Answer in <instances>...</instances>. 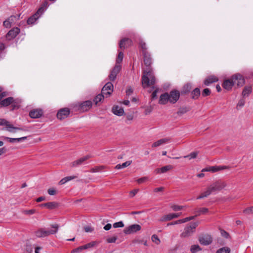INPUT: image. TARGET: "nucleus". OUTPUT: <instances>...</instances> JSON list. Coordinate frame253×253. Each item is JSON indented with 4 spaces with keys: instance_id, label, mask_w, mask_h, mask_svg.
Instances as JSON below:
<instances>
[{
    "instance_id": "nucleus-27",
    "label": "nucleus",
    "mask_w": 253,
    "mask_h": 253,
    "mask_svg": "<svg viewBox=\"0 0 253 253\" xmlns=\"http://www.w3.org/2000/svg\"><path fill=\"white\" fill-rule=\"evenodd\" d=\"M17 130L27 131H28V129L26 126L22 127H15L11 124L9 129H8V131L12 133H15Z\"/></svg>"
},
{
    "instance_id": "nucleus-16",
    "label": "nucleus",
    "mask_w": 253,
    "mask_h": 253,
    "mask_svg": "<svg viewBox=\"0 0 253 253\" xmlns=\"http://www.w3.org/2000/svg\"><path fill=\"white\" fill-rule=\"evenodd\" d=\"M226 168V167L225 166H212L203 169L202 171H211L214 172L220 170L225 169Z\"/></svg>"
},
{
    "instance_id": "nucleus-20",
    "label": "nucleus",
    "mask_w": 253,
    "mask_h": 253,
    "mask_svg": "<svg viewBox=\"0 0 253 253\" xmlns=\"http://www.w3.org/2000/svg\"><path fill=\"white\" fill-rule=\"evenodd\" d=\"M169 142V139L168 138H165L161 139L156 142L153 143L152 145V147H156L160 146L162 145L167 144Z\"/></svg>"
},
{
    "instance_id": "nucleus-48",
    "label": "nucleus",
    "mask_w": 253,
    "mask_h": 253,
    "mask_svg": "<svg viewBox=\"0 0 253 253\" xmlns=\"http://www.w3.org/2000/svg\"><path fill=\"white\" fill-rule=\"evenodd\" d=\"M20 15L15 16V15H12L10 17H9L8 18V20H9L10 22H11V24L14 23L15 21H16L19 17Z\"/></svg>"
},
{
    "instance_id": "nucleus-38",
    "label": "nucleus",
    "mask_w": 253,
    "mask_h": 253,
    "mask_svg": "<svg viewBox=\"0 0 253 253\" xmlns=\"http://www.w3.org/2000/svg\"><path fill=\"white\" fill-rule=\"evenodd\" d=\"M198 154V152H193L189 155L184 156V158H188L189 159H195L196 158Z\"/></svg>"
},
{
    "instance_id": "nucleus-55",
    "label": "nucleus",
    "mask_w": 253,
    "mask_h": 253,
    "mask_svg": "<svg viewBox=\"0 0 253 253\" xmlns=\"http://www.w3.org/2000/svg\"><path fill=\"white\" fill-rule=\"evenodd\" d=\"M188 111V110L186 108H181L178 112L177 114L178 115H181Z\"/></svg>"
},
{
    "instance_id": "nucleus-47",
    "label": "nucleus",
    "mask_w": 253,
    "mask_h": 253,
    "mask_svg": "<svg viewBox=\"0 0 253 253\" xmlns=\"http://www.w3.org/2000/svg\"><path fill=\"white\" fill-rule=\"evenodd\" d=\"M95 245V242H92L83 246L84 250L93 247Z\"/></svg>"
},
{
    "instance_id": "nucleus-39",
    "label": "nucleus",
    "mask_w": 253,
    "mask_h": 253,
    "mask_svg": "<svg viewBox=\"0 0 253 253\" xmlns=\"http://www.w3.org/2000/svg\"><path fill=\"white\" fill-rule=\"evenodd\" d=\"M124 57V54L122 51L119 52L116 64H121Z\"/></svg>"
},
{
    "instance_id": "nucleus-56",
    "label": "nucleus",
    "mask_w": 253,
    "mask_h": 253,
    "mask_svg": "<svg viewBox=\"0 0 253 253\" xmlns=\"http://www.w3.org/2000/svg\"><path fill=\"white\" fill-rule=\"evenodd\" d=\"M117 238L116 237H113L107 239V242L109 243H115L117 240Z\"/></svg>"
},
{
    "instance_id": "nucleus-1",
    "label": "nucleus",
    "mask_w": 253,
    "mask_h": 253,
    "mask_svg": "<svg viewBox=\"0 0 253 253\" xmlns=\"http://www.w3.org/2000/svg\"><path fill=\"white\" fill-rule=\"evenodd\" d=\"M245 84V80L243 77L240 74H235L230 79L224 81L222 86L227 90L231 89L233 85L236 84L237 86H242Z\"/></svg>"
},
{
    "instance_id": "nucleus-17",
    "label": "nucleus",
    "mask_w": 253,
    "mask_h": 253,
    "mask_svg": "<svg viewBox=\"0 0 253 253\" xmlns=\"http://www.w3.org/2000/svg\"><path fill=\"white\" fill-rule=\"evenodd\" d=\"M58 206V204L55 202H48L46 203L42 204L40 205L41 207H45L49 210H53L56 208Z\"/></svg>"
},
{
    "instance_id": "nucleus-50",
    "label": "nucleus",
    "mask_w": 253,
    "mask_h": 253,
    "mask_svg": "<svg viewBox=\"0 0 253 253\" xmlns=\"http://www.w3.org/2000/svg\"><path fill=\"white\" fill-rule=\"evenodd\" d=\"M11 22H10L8 19L6 20H5L3 23V26L6 28H10L11 26Z\"/></svg>"
},
{
    "instance_id": "nucleus-43",
    "label": "nucleus",
    "mask_w": 253,
    "mask_h": 253,
    "mask_svg": "<svg viewBox=\"0 0 253 253\" xmlns=\"http://www.w3.org/2000/svg\"><path fill=\"white\" fill-rule=\"evenodd\" d=\"M36 212V210L34 209H31L30 210H24L22 213L24 214L32 215Z\"/></svg>"
},
{
    "instance_id": "nucleus-12",
    "label": "nucleus",
    "mask_w": 253,
    "mask_h": 253,
    "mask_svg": "<svg viewBox=\"0 0 253 253\" xmlns=\"http://www.w3.org/2000/svg\"><path fill=\"white\" fill-rule=\"evenodd\" d=\"M70 114V110L68 108L61 109L57 113V118L60 120L67 118Z\"/></svg>"
},
{
    "instance_id": "nucleus-57",
    "label": "nucleus",
    "mask_w": 253,
    "mask_h": 253,
    "mask_svg": "<svg viewBox=\"0 0 253 253\" xmlns=\"http://www.w3.org/2000/svg\"><path fill=\"white\" fill-rule=\"evenodd\" d=\"M157 92H158V89H155L152 93V95H151V99L152 100H154L155 99H156L157 98Z\"/></svg>"
},
{
    "instance_id": "nucleus-45",
    "label": "nucleus",
    "mask_w": 253,
    "mask_h": 253,
    "mask_svg": "<svg viewBox=\"0 0 253 253\" xmlns=\"http://www.w3.org/2000/svg\"><path fill=\"white\" fill-rule=\"evenodd\" d=\"M243 212L245 214H250L253 213V206L248 208L243 211Z\"/></svg>"
},
{
    "instance_id": "nucleus-22",
    "label": "nucleus",
    "mask_w": 253,
    "mask_h": 253,
    "mask_svg": "<svg viewBox=\"0 0 253 253\" xmlns=\"http://www.w3.org/2000/svg\"><path fill=\"white\" fill-rule=\"evenodd\" d=\"M181 214V212L177 213H169L166 215H165L163 217V218L161 220L162 221H164V220L169 221V220L172 219L173 218H177V217H179V216H180Z\"/></svg>"
},
{
    "instance_id": "nucleus-25",
    "label": "nucleus",
    "mask_w": 253,
    "mask_h": 253,
    "mask_svg": "<svg viewBox=\"0 0 253 253\" xmlns=\"http://www.w3.org/2000/svg\"><path fill=\"white\" fill-rule=\"evenodd\" d=\"M143 56L145 65L147 67L150 66L152 63V59L150 55L147 52L143 51Z\"/></svg>"
},
{
    "instance_id": "nucleus-10",
    "label": "nucleus",
    "mask_w": 253,
    "mask_h": 253,
    "mask_svg": "<svg viewBox=\"0 0 253 253\" xmlns=\"http://www.w3.org/2000/svg\"><path fill=\"white\" fill-rule=\"evenodd\" d=\"M121 69V64H116L114 68L110 72L109 75V79L111 81H114L117 77V75L119 74Z\"/></svg>"
},
{
    "instance_id": "nucleus-6",
    "label": "nucleus",
    "mask_w": 253,
    "mask_h": 253,
    "mask_svg": "<svg viewBox=\"0 0 253 253\" xmlns=\"http://www.w3.org/2000/svg\"><path fill=\"white\" fill-rule=\"evenodd\" d=\"M44 12V9L42 7L39 8L38 11L32 16L29 17L27 20V24L28 25L33 24L35 23L36 20Z\"/></svg>"
},
{
    "instance_id": "nucleus-37",
    "label": "nucleus",
    "mask_w": 253,
    "mask_h": 253,
    "mask_svg": "<svg viewBox=\"0 0 253 253\" xmlns=\"http://www.w3.org/2000/svg\"><path fill=\"white\" fill-rule=\"evenodd\" d=\"M230 249L228 247H223L219 249L216 252V253H230Z\"/></svg>"
},
{
    "instance_id": "nucleus-51",
    "label": "nucleus",
    "mask_w": 253,
    "mask_h": 253,
    "mask_svg": "<svg viewBox=\"0 0 253 253\" xmlns=\"http://www.w3.org/2000/svg\"><path fill=\"white\" fill-rule=\"evenodd\" d=\"M245 102V101L244 99H240L237 104V108L238 109L242 107L244 105Z\"/></svg>"
},
{
    "instance_id": "nucleus-35",
    "label": "nucleus",
    "mask_w": 253,
    "mask_h": 253,
    "mask_svg": "<svg viewBox=\"0 0 253 253\" xmlns=\"http://www.w3.org/2000/svg\"><path fill=\"white\" fill-rule=\"evenodd\" d=\"M202 250V249L198 245H194L191 246L190 251L192 253H196Z\"/></svg>"
},
{
    "instance_id": "nucleus-41",
    "label": "nucleus",
    "mask_w": 253,
    "mask_h": 253,
    "mask_svg": "<svg viewBox=\"0 0 253 253\" xmlns=\"http://www.w3.org/2000/svg\"><path fill=\"white\" fill-rule=\"evenodd\" d=\"M151 239L152 241L157 245H159L160 243V240L156 235H152Z\"/></svg>"
},
{
    "instance_id": "nucleus-4",
    "label": "nucleus",
    "mask_w": 253,
    "mask_h": 253,
    "mask_svg": "<svg viewBox=\"0 0 253 253\" xmlns=\"http://www.w3.org/2000/svg\"><path fill=\"white\" fill-rule=\"evenodd\" d=\"M229 183L218 180L213 182L210 186V190H222L224 188H230Z\"/></svg>"
},
{
    "instance_id": "nucleus-8",
    "label": "nucleus",
    "mask_w": 253,
    "mask_h": 253,
    "mask_svg": "<svg viewBox=\"0 0 253 253\" xmlns=\"http://www.w3.org/2000/svg\"><path fill=\"white\" fill-rule=\"evenodd\" d=\"M179 97L180 93L179 91L172 90L169 94V101L171 103L174 104L179 99Z\"/></svg>"
},
{
    "instance_id": "nucleus-46",
    "label": "nucleus",
    "mask_w": 253,
    "mask_h": 253,
    "mask_svg": "<svg viewBox=\"0 0 253 253\" xmlns=\"http://www.w3.org/2000/svg\"><path fill=\"white\" fill-rule=\"evenodd\" d=\"M84 250L83 246H80L77 248L73 250L71 253H78L81 252L83 250Z\"/></svg>"
},
{
    "instance_id": "nucleus-61",
    "label": "nucleus",
    "mask_w": 253,
    "mask_h": 253,
    "mask_svg": "<svg viewBox=\"0 0 253 253\" xmlns=\"http://www.w3.org/2000/svg\"><path fill=\"white\" fill-rule=\"evenodd\" d=\"M137 191H129L128 196L130 197H134L137 193Z\"/></svg>"
},
{
    "instance_id": "nucleus-40",
    "label": "nucleus",
    "mask_w": 253,
    "mask_h": 253,
    "mask_svg": "<svg viewBox=\"0 0 253 253\" xmlns=\"http://www.w3.org/2000/svg\"><path fill=\"white\" fill-rule=\"evenodd\" d=\"M104 168V167L102 166H99V167H96L95 168H92L90 171L91 172H92V173L96 172H98V171H100Z\"/></svg>"
},
{
    "instance_id": "nucleus-24",
    "label": "nucleus",
    "mask_w": 253,
    "mask_h": 253,
    "mask_svg": "<svg viewBox=\"0 0 253 253\" xmlns=\"http://www.w3.org/2000/svg\"><path fill=\"white\" fill-rule=\"evenodd\" d=\"M78 176L77 175H71V176H66L63 178H62L58 183L59 185H63L67 182L71 181L72 180L77 179Z\"/></svg>"
},
{
    "instance_id": "nucleus-7",
    "label": "nucleus",
    "mask_w": 253,
    "mask_h": 253,
    "mask_svg": "<svg viewBox=\"0 0 253 253\" xmlns=\"http://www.w3.org/2000/svg\"><path fill=\"white\" fill-rule=\"evenodd\" d=\"M141 228V226L139 224H132L126 227L124 230V232L126 234H131L140 230Z\"/></svg>"
},
{
    "instance_id": "nucleus-63",
    "label": "nucleus",
    "mask_w": 253,
    "mask_h": 253,
    "mask_svg": "<svg viewBox=\"0 0 253 253\" xmlns=\"http://www.w3.org/2000/svg\"><path fill=\"white\" fill-rule=\"evenodd\" d=\"M112 227V225L110 223H108L104 227V229L105 230H109L111 229Z\"/></svg>"
},
{
    "instance_id": "nucleus-32",
    "label": "nucleus",
    "mask_w": 253,
    "mask_h": 253,
    "mask_svg": "<svg viewBox=\"0 0 253 253\" xmlns=\"http://www.w3.org/2000/svg\"><path fill=\"white\" fill-rule=\"evenodd\" d=\"M105 96H106L105 95L102 93L101 94H99L94 98L93 101L96 105H97L99 102L103 100Z\"/></svg>"
},
{
    "instance_id": "nucleus-42",
    "label": "nucleus",
    "mask_w": 253,
    "mask_h": 253,
    "mask_svg": "<svg viewBox=\"0 0 253 253\" xmlns=\"http://www.w3.org/2000/svg\"><path fill=\"white\" fill-rule=\"evenodd\" d=\"M211 194L210 191H206L204 193H202L199 196H198L197 199H202L205 197H207Z\"/></svg>"
},
{
    "instance_id": "nucleus-13",
    "label": "nucleus",
    "mask_w": 253,
    "mask_h": 253,
    "mask_svg": "<svg viewBox=\"0 0 253 253\" xmlns=\"http://www.w3.org/2000/svg\"><path fill=\"white\" fill-rule=\"evenodd\" d=\"M20 29L17 28H14L10 30L6 34V39L8 40H11L15 38L16 36L19 33Z\"/></svg>"
},
{
    "instance_id": "nucleus-49",
    "label": "nucleus",
    "mask_w": 253,
    "mask_h": 253,
    "mask_svg": "<svg viewBox=\"0 0 253 253\" xmlns=\"http://www.w3.org/2000/svg\"><path fill=\"white\" fill-rule=\"evenodd\" d=\"M124 226V224L122 221H119L118 222H116L113 224L114 228H118V227H123Z\"/></svg>"
},
{
    "instance_id": "nucleus-64",
    "label": "nucleus",
    "mask_w": 253,
    "mask_h": 253,
    "mask_svg": "<svg viewBox=\"0 0 253 253\" xmlns=\"http://www.w3.org/2000/svg\"><path fill=\"white\" fill-rule=\"evenodd\" d=\"M133 92V90L131 88H127L126 90L127 95H130Z\"/></svg>"
},
{
    "instance_id": "nucleus-33",
    "label": "nucleus",
    "mask_w": 253,
    "mask_h": 253,
    "mask_svg": "<svg viewBox=\"0 0 253 253\" xmlns=\"http://www.w3.org/2000/svg\"><path fill=\"white\" fill-rule=\"evenodd\" d=\"M0 126H5L6 129L8 131V129H9L11 124L4 119H0Z\"/></svg>"
},
{
    "instance_id": "nucleus-52",
    "label": "nucleus",
    "mask_w": 253,
    "mask_h": 253,
    "mask_svg": "<svg viewBox=\"0 0 253 253\" xmlns=\"http://www.w3.org/2000/svg\"><path fill=\"white\" fill-rule=\"evenodd\" d=\"M211 93V91L210 90L207 88H205L203 90V91L202 92V95L203 96H208Z\"/></svg>"
},
{
    "instance_id": "nucleus-11",
    "label": "nucleus",
    "mask_w": 253,
    "mask_h": 253,
    "mask_svg": "<svg viewBox=\"0 0 253 253\" xmlns=\"http://www.w3.org/2000/svg\"><path fill=\"white\" fill-rule=\"evenodd\" d=\"M199 241L201 245L208 246L212 243V240L211 236L209 235H206L200 237Z\"/></svg>"
},
{
    "instance_id": "nucleus-21",
    "label": "nucleus",
    "mask_w": 253,
    "mask_h": 253,
    "mask_svg": "<svg viewBox=\"0 0 253 253\" xmlns=\"http://www.w3.org/2000/svg\"><path fill=\"white\" fill-rule=\"evenodd\" d=\"M113 113L117 116H121L124 114V110L121 107L118 106H114L112 108Z\"/></svg>"
},
{
    "instance_id": "nucleus-18",
    "label": "nucleus",
    "mask_w": 253,
    "mask_h": 253,
    "mask_svg": "<svg viewBox=\"0 0 253 253\" xmlns=\"http://www.w3.org/2000/svg\"><path fill=\"white\" fill-rule=\"evenodd\" d=\"M131 44V40L128 38H125L122 39L119 43V46L120 48H125L127 46L130 45Z\"/></svg>"
},
{
    "instance_id": "nucleus-2",
    "label": "nucleus",
    "mask_w": 253,
    "mask_h": 253,
    "mask_svg": "<svg viewBox=\"0 0 253 253\" xmlns=\"http://www.w3.org/2000/svg\"><path fill=\"white\" fill-rule=\"evenodd\" d=\"M155 83V78L153 72L149 69L145 71L142 77V84L143 88H146Z\"/></svg>"
},
{
    "instance_id": "nucleus-26",
    "label": "nucleus",
    "mask_w": 253,
    "mask_h": 253,
    "mask_svg": "<svg viewBox=\"0 0 253 253\" xmlns=\"http://www.w3.org/2000/svg\"><path fill=\"white\" fill-rule=\"evenodd\" d=\"M209 211V209L207 208H201L196 209L194 211L195 216H199L201 214H205Z\"/></svg>"
},
{
    "instance_id": "nucleus-59",
    "label": "nucleus",
    "mask_w": 253,
    "mask_h": 253,
    "mask_svg": "<svg viewBox=\"0 0 253 253\" xmlns=\"http://www.w3.org/2000/svg\"><path fill=\"white\" fill-rule=\"evenodd\" d=\"M131 163V161H126L124 163H123L122 164H121V166H122V168H126L128 166H129Z\"/></svg>"
},
{
    "instance_id": "nucleus-31",
    "label": "nucleus",
    "mask_w": 253,
    "mask_h": 253,
    "mask_svg": "<svg viewBox=\"0 0 253 253\" xmlns=\"http://www.w3.org/2000/svg\"><path fill=\"white\" fill-rule=\"evenodd\" d=\"M218 81V78L214 76H211L208 77L205 81L204 84L206 85H209L210 84L216 82Z\"/></svg>"
},
{
    "instance_id": "nucleus-23",
    "label": "nucleus",
    "mask_w": 253,
    "mask_h": 253,
    "mask_svg": "<svg viewBox=\"0 0 253 253\" xmlns=\"http://www.w3.org/2000/svg\"><path fill=\"white\" fill-rule=\"evenodd\" d=\"M169 93H165L160 96L159 103L160 104H166L169 101Z\"/></svg>"
},
{
    "instance_id": "nucleus-15",
    "label": "nucleus",
    "mask_w": 253,
    "mask_h": 253,
    "mask_svg": "<svg viewBox=\"0 0 253 253\" xmlns=\"http://www.w3.org/2000/svg\"><path fill=\"white\" fill-rule=\"evenodd\" d=\"M91 106L92 102L91 101H85L80 105L79 110L82 112L87 111L91 107Z\"/></svg>"
},
{
    "instance_id": "nucleus-34",
    "label": "nucleus",
    "mask_w": 253,
    "mask_h": 253,
    "mask_svg": "<svg viewBox=\"0 0 253 253\" xmlns=\"http://www.w3.org/2000/svg\"><path fill=\"white\" fill-rule=\"evenodd\" d=\"M252 92V87L251 86H246L242 92L243 97L248 96Z\"/></svg>"
},
{
    "instance_id": "nucleus-60",
    "label": "nucleus",
    "mask_w": 253,
    "mask_h": 253,
    "mask_svg": "<svg viewBox=\"0 0 253 253\" xmlns=\"http://www.w3.org/2000/svg\"><path fill=\"white\" fill-rule=\"evenodd\" d=\"M11 104V106L12 107V110L18 109L19 107V105L17 103H15L14 101Z\"/></svg>"
},
{
    "instance_id": "nucleus-30",
    "label": "nucleus",
    "mask_w": 253,
    "mask_h": 253,
    "mask_svg": "<svg viewBox=\"0 0 253 253\" xmlns=\"http://www.w3.org/2000/svg\"><path fill=\"white\" fill-rule=\"evenodd\" d=\"M172 166L171 165H167L164 167H162L161 168L157 169H156V171L158 173H165L167 171L171 169H172Z\"/></svg>"
},
{
    "instance_id": "nucleus-58",
    "label": "nucleus",
    "mask_w": 253,
    "mask_h": 253,
    "mask_svg": "<svg viewBox=\"0 0 253 253\" xmlns=\"http://www.w3.org/2000/svg\"><path fill=\"white\" fill-rule=\"evenodd\" d=\"M84 230L86 232H91L93 229L91 226H86L84 227Z\"/></svg>"
},
{
    "instance_id": "nucleus-14",
    "label": "nucleus",
    "mask_w": 253,
    "mask_h": 253,
    "mask_svg": "<svg viewBox=\"0 0 253 253\" xmlns=\"http://www.w3.org/2000/svg\"><path fill=\"white\" fill-rule=\"evenodd\" d=\"M43 111L41 109H35L31 110L29 112V116L31 118H39L42 116Z\"/></svg>"
},
{
    "instance_id": "nucleus-5",
    "label": "nucleus",
    "mask_w": 253,
    "mask_h": 253,
    "mask_svg": "<svg viewBox=\"0 0 253 253\" xmlns=\"http://www.w3.org/2000/svg\"><path fill=\"white\" fill-rule=\"evenodd\" d=\"M197 226V224L195 222L190 224L189 226L185 228L184 231L181 234V236L184 238L189 237L194 232V230Z\"/></svg>"
},
{
    "instance_id": "nucleus-28",
    "label": "nucleus",
    "mask_w": 253,
    "mask_h": 253,
    "mask_svg": "<svg viewBox=\"0 0 253 253\" xmlns=\"http://www.w3.org/2000/svg\"><path fill=\"white\" fill-rule=\"evenodd\" d=\"M90 158L89 155L85 156L84 157H82L72 163V166H77L82 165L84 162L88 160Z\"/></svg>"
},
{
    "instance_id": "nucleus-19",
    "label": "nucleus",
    "mask_w": 253,
    "mask_h": 253,
    "mask_svg": "<svg viewBox=\"0 0 253 253\" xmlns=\"http://www.w3.org/2000/svg\"><path fill=\"white\" fill-rule=\"evenodd\" d=\"M14 99L12 97H7L0 102V108L8 106L13 103Z\"/></svg>"
},
{
    "instance_id": "nucleus-54",
    "label": "nucleus",
    "mask_w": 253,
    "mask_h": 253,
    "mask_svg": "<svg viewBox=\"0 0 253 253\" xmlns=\"http://www.w3.org/2000/svg\"><path fill=\"white\" fill-rule=\"evenodd\" d=\"M140 46L142 49V53H143V51L146 52L147 47L146 44L144 42H140Z\"/></svg>"
},
{
    "instance_id": "nucleus-36",
    "label": "nucleus",
    "mask_w": 253,
    "mask_h": 253,
    "mask_svg": "<svg viewBox=\"0 0 253 253\" xmlns=\"http://www.w3.org/2000/svg\"><path fill=\"white\" fill-rule=\"evenodd\" d=\"M200 94V90L199 88H196L192 92V98L193 99H197Z\"/></svg>"
},
{
    "instance_id": "nucleus-3",
    "label": "nucleus",
    "mask_w": 253,
    "mask_h": 253,
    "mask_svg": "<svg viewBox=\"0 0 253 253\" xmlns=\"http://www.w3.org/2000/svg\"><path fill=\"white\" fill-rule=\"evenodd\" d=\"M52 228L54 230H47L44 228H40L35 232V234L38 238H43L49 236L50 234H54L57 232L59 226L58 224H53Z\"/></svg>"
},
{
    "instance_id": "nucleus-44",
    "label": "nucleus",
    "mask_w": 253,
    "mask_h": 253,
    "mask_svg": "<svg viewBox=\"0 0 253 253\" xmlns=\"http://www.w3.org/2000/svg\"><path fill=\"white\" fill-rule=\"evenodd\" d=\"M184 222H185V221H184V219L183 218V219H182L177 220L176 221H173V222H170V223H169L167 225L169 226V225H171L181 224V223H184Z\"/></svg>"
},
{
    "instance_id": "nucleus-29",
    "label": "nucleus",
    "mask_w": 253,
    "mask_h": 253,
    "mask_svg": "<svg viewBox=\"0 0 253 253\" xmlns=\"http://www.w3.org/2000/svg\"><path fill=\"white\" fill-rule=\"evenodd\" d=\"M27 136H24L20 138H10L8 137H5L4 139L8 140V141L10 143H15V142H20L22 141L25 140L27 139Z\"/></svg>"
},
{
    "instance_id": "nucleus-9",
    "label": "nucleus",
    "mask_w": 253,
    "mask_h": 253,
    "mask_svg": "<svg viewBox=\"0 0 253 253\" xmlns=\"http://www.w3.org/2000/svg\"><path fill=\"white\" fill-rule=\"evenodd\" d=\"M113 91V85L110 82L107 83L102 89V93L105 95L106 97L109 96Z\"/></svg>"
},
{
    "instance_id": "nucleus-62",
    "label": "nucleus",
    "mask_w": 253,
    "mask_h": 253,
    "mask_svg": "<svg viewBox=\"0 0 253 253\" xmlns=\"http://www.w3.org/2000/svg\"><path fill=\"white\" fill-rule=\"evenodd\" d=\"M147 180V177H142L137 180V182L138 183H141L142 182H145Z\"/></svg>"
},
{
    "instance_id": "nucleus-53",
    "label": "nucleus",
    "mask_w": 253,
    "mask_h": 253,
    "mask_svg": "<svg viewBox=\"0 0 253 253\" xmlns=\"http://www.w3.org/2000/svg\"><path fill=\"white\" fill-rule=\"evenodd\" d=\"M171 208L174 211H178L182 210L183 207L181 206L173 205L171 206Z\"/></svg>"
}]
</instances>
